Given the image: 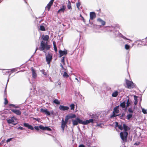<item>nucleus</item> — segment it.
<instances>
[{"label": "nucleus", "instance_id": "obj_1", "mask_svg": "<svg viewBox=\"0 0 147 147\" xmlns=\"http://www.w3.org/2000/svg\"><path fill=\"white\" fill-rule=\"evenodd\" d=\"M123 128L124 131L120 133V136L121 140L124 142H126L127 137L128 135L127 131L130 130V128L125 124H123Z\"/></svg>", "mask_w": 147, "mask_h": 147}, {"label": "nucleus", "instance_id": "obj_2", "mask_svg": "<svg viewBox=\"0 0 147 147\" xmlns=\"http://www.w3.org/2000/svg\"><path fill=\"white\" fill-rule=\"evenodd\" d=\"M94 120L92 119H90L89 120H86L83 121L80 120L79 118H77L76 120H73L72 122L73 125L74 126L77 125L78 123L83 125H87L90 123H92Z\"/></svg>", "mask_w": 147, "mask_h": 147}, {"label": "nucleus", "instance_id": "obj_3", "mask_svg": "<svg viewBox=\"0 0 147 147\" xmlns=\"http://www.w3.org/2000/svg\"><path fill=\"white\" fill-rule=\"evenodd\" d=\"M50 47V46L49 45H48L47 41H42L41 42L39 49L40 51H43L45 53H46L45 51L49 50Z\"/></svg>", "mask_w": 147, "mask_h": 147}, {"label": "nucleus", "instance_id": "obj_4", "mask_svg": "<svg viewBox=\"0 0 147 147\" xmlns=\"http://www.w3.org/2000/svg\"><path fill=\"white\" fill-rule=\"evenodd\" d=\"M46 59V61L47 62V63L50 65V62L52 59V55L50 54H48L47 55ZM49 66H50V65H49Z\"/></svg>", "mask_w": 147, "mask_h": 147}, {"label": "nucleus", "instance_id": "obj_5", "mask_svg": "<svg viewBox=\"0 0 147 147\" xmlns=\"http://www.w3.org/2000/svg\"><path fill=\"white\" fill-rule=\"evenodd\" d=\"M126 83L128 88H133L134 84L132 82L126 80Z\"/></svg>", "mask_w": 147, "mask_h": 147}, {"label": "nucleus", "instance_id": "obj_6", "mask_svg": "<svg viewBox=\"0 0 147 147\" xmlns=\"http://www.w3.org/2000/svg\"><path fill=\"white\" fill-rule=\"evenodd\" d=\"M16 120V118L14 117L9 119H7V121L8 123L13 124H14L13 123L14 122L15 120Z\"/></svg>", "mask_w": 147, "mask_h": 147}, {"label": "nucleus", "instance_id": "obj_7", "mask_svg": "<svg viewBox=\"0 0 147 147\" xmlns=\"http://www.w3.org/2000/svg\"><path fill=\"white\" fill-rule=\"evenodd\" d=\"M40 112L42 113H45L47 115L50 116V112L48 111L47 109H44L41 108L40 109Z\"/></svg>", "mask_w": 147, "mask_h": 147}, {"label": "nucleus", "instance_id": "obj_8", "mask_svg": "<svg viewBox=\"0 0 147 147\" xmlns=\"http://www.w3.org/2000/svg\"><path fill=\"white\" fill-rule=\"evenodd\" d=\"M9 80V79H8L7 82H8ZM7 84H6V87L5 88V92H4V97H5V98H4L5 102H4V103L5 105L7 104L8 103V101L7 100V99L6 98V94H7L6 92V88H7Z\"/></svg>", "mask_w": 147, "mask_h": 147}, {"label": "nucleus", "instance_id": "obj_9", "mask_svg": "<svg viewBox=\"0 0 147 147\" xmlns=\"http://www.w3.org/2000/svg\"><path fill=\"white\" fill-rule=\"evenodd\" d=\"M67 123L65 122L64 119H62L61 121V128L63 131H64V129Z\"/></svg>", "mask_w": 147, "mask_h": 147}, {"label": "nucleus", "instance_id": "obj_10", "mask_svg": "<svg viewBox=\"0 0 147 147\" xmlns=\"http://www.w3.org/2000/svg\"><path fill=\"white\" fill-rule=\"evenodd\" d=\"M24 126L27 127L28 129H30L32 130H33L34 129L33 127L31 125H30L29 124L26 123H24L23 124Z\"/></svg>", "mask_w": 147, "mask_h": 147}, {"label": "nucleus", "instance_id": "obj_11", "mask_svg": "<svg viewBox=\"0 0 147 147\" xmlns=\"http://www.w3.org/2000/svg\"><path fill=\"white\" fill-rule=\"evenodd\" d=\"M11 111L15 114L16 115H19L21 114V112L19 110H17L16 109H12Z\"/></svg>", "mask_w": 147, "mask_h": 147}, {"label": "nucleus", "instance_id": "obj_12", "mask_svg": "<svg viewBox=\"0 0 147 147\" xmlns=\"http://www.w3.org/2000/svg\"><path fill=\"white\" fill-rule=\"evenodd\" d=\"M59 109L62 111L67 110L69 109V107L67 106H64L63 105H60L59 107Z\"/></svg>", "mask_w": 147, "mask_h": 147}, {"label": "nucleus", "instance_id": "obj_13", "mask_svg": "<svg viewBox=\"0 0 147 147\" xmlns=\"http://www.w3.org/2000/svg\"><path fill=\"white\" fill-rule=\"evenodd\" d=\"M31 69L32 71V77L34 78H36L37 77V74L36 73L35 70L32 67L31 68Z\"/></svg>", "mask_w": 147, "mask_h": 147}, {"label": "nucleus", "instance_id": "obj_14", "mask_svg": "<svg viewBox=\"0 0 147 147\" xmlns=\"http://www.w3.org/2000/svg\"><path fill=\"white\" fill-rule=\"evenodd\" d=\"M59 52L60 54V57H61L63 55H66L67 54L66 51H62L61 50H60L59 51Z\"/></svg>", "mask_w": 147, "mask_h": 147}, {"label": "nucleus", "instance_id": "obj_15", "mask_svg": "<svg viewBox=\"0 0 147 147\" xmlns=\"http://www.w3.org/2000/svg\"><path fill=\"white\" fill-rule=\"evenodd\" d=\"M90 19L91 20H92L95 18L96 15L94 12H91L90 13Z\"/></svg>", "mask_w": 147, "mask_h": 147}, {"label": "nucleus", "instance_id": "obj_16", "mask_svg": "<svg viewBox=\"0 0 147 147\" xmlns=\"http://www.w3.org/2000/svg\"><path fill=\"white\" fill-rule=\"evenodd\" d=\"M42 38L43 40L42 41H46L47 42L49 38V36L48 35H43L42 36Z\"/></svg>", "mask_w": 147, "mask_h": 147}, {"label": "nucleus", "instance_id": "obj_17", "mask_svg": "<svg viewBox=\"0 0 147 147\" xmlns=\"http://www.w3.org/2000/svg\"><path fill=\"white\" fill-rule=\"evenodd\" d=\"M97 21L100 22L102 25H105V21L102 20L100 18H98L97 19Z\"/></svg>", "mask_w": 147, "mask_h": 147}, {"label": "nucleus", "instance_id": "obj_18", "mask_svg": "<svg viewBox=\"0 0 147 147\" xmlns=\"http://www.w3.org/2000/svg\"><path fill=\"white\" fill-rule=\"evenodd\" d=\"M66 8V7L65 5H63L62 7H61V8L58 11V13H59L61 11L62 12H63L65 10Z\"/></svg>", "mask_w": 147, "mask_h": 147}, {"label": "nucleus", "instance_id": "obj_19", "mask_svg": "<svg viewBox=\"0 0 147 147\" xmlns=\"http://www.w3.org/2000/svg\"><path fill=\"white\" fill-rule=\"evenodd\" d=\"M119 106H117L115 107L113 109V112L115 113H118L119 112V111L118 109L119 108Z\"/></svg>", "mask_w": 147, "mask_h": 147}, {"label": "nucleus", "instance_id": "obj_20", "mask_svg": "<svg viewBox=\"0 0 147 147\" xmlns=\"http://www.w3.org/2000/svg\"><path fill=\"white\" fill-rule=\"evenodd\" d=\"M63 77L64 78H67L69 77V75L66 71H65L63 74L61 73Z\"/></svg>", "mask_w": 147, "mask_h": 147}, {"label": "nucleus", "instance_id": "obj_21", "mask_svg": "<svg viewBox=\"0 0 147 147\" xmlns=\"http://www.w3.org/2000/svg\"><path fill=\"white\" fill-rule=\"evenodd\" d=\"M118 92L117 91H115V92H113L112 94V96L113 97H116L117 96L118 94Z\"/></svg>", "mask_w": 147, "mask_h": 147}, {"label": "nucleus", "instance_id": "obj_22", "mask_svg": "<svg viewBox=\"0 0 147 147\" xmlns=\"http://www.w3.org/2000/svg\"><path fill=\"white\" fill-rule=\"evenodd\" d=\"M52 5L49 4V3L47 4V5L45 7V10H47L48 11H49L51 7L52 6Z\"/></svg>", "mask_w": 147, "mask_h": 147}, {"label": "nucleus", "instance_id": "obj_23", "mask_svg": "<svg viewBox=\"0 0 147 147\" xmlns=\"http://www.w3.org/2000/svg\"><path fill=\"white\" fill-rule=\"evenodd\" d=\"M53 47H54V49L55 52H57V47L56 45V42H55V41H53Z\"/></svg>", "mask_w": 147, "mask_h": 147}, {"label": "nucleus", "instance_id": "obj_24", "mask_svg": "<svg viewBox=\"0 0 147 147\" xmlns=\"http://www.w3.org/2000/svg\"><path fill=\"white\" fill-rule=\"evenodd\" d=\"M67 7L68 9H72L70 1H68L67 3Z\"/></svg>", "mask_w": 147, "mask_h": 147}, {"label": "nucleus", "instance_id": "obj_25", "mask_svg": "<svg viewBox=\"0 0 147 147\" xmlns=\"http://www.w3.org/2000/svg\"><path fill=\"white\" fill-rule=\"evenodd\" d=\"M120 106L122 107V108H125V102L121 103L120 105Z\"/></svg>", "mask_w": 147, "mask_h": 147}, {"label": "nucleus", "instance_id": "obj_26", "mask_svg": "<svg viewBox=\"0 0 147 147\" xmlns=\"http://www.w3.org/2000/svg\"><path fill=\"white\" fill-rule=\"evenodd\" d=\"M53 102L57 105H59L60 104V102L58 101V100L57 99H55L53 101Z\"/></svg>", "mask_w": 147, "mask_h": 147}, {"label": "nucleus", "instance_id": "obj_27", "mask_svg": "<svg viewBox=\"0 0 147 147\" xmlns=\"http://www.w3.org/2000/svg\"><path fill=\"white\" fill-rule=\"evenodd\" d=\"M132 117V115L131 114H128L127 116V119L128 120H129Z\"/></svg>", "mask_w": 147, "mask_h": 147}, {"label": "nucleus", "instance_id": "obj_28", "mask_svg": "<svg viewBox=\"0 0 147 147\" xmlns=\"http://www.w3.org/2000/svg\"><path fill=\"white\" fill-rule=\"evenodd\" d=\"M69 116V118L70 119L75 117L76 115L75 114H72L70 115Z\"/></svg>", "mask_w": 147, "mask_h": 147}, {"label": "nucleus", "instance_id": "obj_29", "mask_svg": "<svg viewBox=\"0 0 147 147\" xmlns=\"http://www.w3.org/2000/svg\"><path fill=\"white\" fill-rule=\"evenodd\" d=\"M74 105L73 104H72L70 106V107L71 108V109L74 110Z\"/></svg>", "mask_w": 147, "mask_h": 147}, {"label": "nucleus", "instance_id": "obj_30", "mask_svg": "<svg viewBox=\"0 0 147 147\" xmlns=\"http://www.w3.org/2000/svg\"><path fill=\"white\" fill-rule=\"evenodd\" d=\"M40 71L42 72V73L45 76L47 75V73L46 72H45V70L44 69H42V70H40Z\"/></svg>", "mask_w": 147, "mask_h": 147}, {"label": "nucleus", "instance_id": "obj_31", "mask_svg": "<svg viewBox=\"0 0 147 147\" xmlns=\"http://www.w3.org/2000/svg\"><path fill=\"white\" fill-rule=\"evenodd\" d=\"M115 113L114 112H113V114L111 116V117H116L117 116H118V115H116L115 114Z\"/></svg>", "mask_w": 147, "mask_h": 147}, {"label": "nucleus", "instance_id": "obj_32", "mask_svg": "<svg viewBox=\"0 0 147 147\" xmlns=\"http://www.w3.org/2000/svg\"><path fill=\"white\" fill-rule=\"evenodd\" d=\"M40 30L42 31H45V27L43 26H40Z\"/></svg>", "mask_w": 147, "mask_h": 147}, {"label": "nucleus", "instance_id": "obj_33", "mask_svg": "<svg viewBox=\"0 0 147 147\" xmlns=\"http://www.w3.org/2000/svg\"><path fill=\"white\" fill-rule=\"evenodd\" d=\"M127 105H126V107H128L130 105V103L129 101V99H128L127 101Z\"/></svg>", "mask_w": 147, "mask_h": 147}, {"label": "nucleus", "instance_id": "obj_34", "mask_svg": "<svg viewBox=\"0 0 147 147\" xmlns=\"http://www.w3.org/2000/svg\"><path fill=\"white\" fill-rule=\"evenodd\" d=\"M70 119L69 116H67L65 118V122L67 123L68 122V120L69 119Z\"/></svg>", "mask_w": 147, "mask_h": 147}, {"label": "nucleus", "instance_id": "obj_35", "mask_svg": "<svg viewBox=\"0 0 147 147\" xmlns=\"http://www.w3.org/2000/svg\"><path fill=\"white\" fill-rule=\"evenodd\" d=\"M17 69H18V68H13V69H11V71L12 73H13V72H15V71H17Z\"/></svg>", "mask_w": 147, "mask_h": 147}, {"label": "nucleus", "instance_id": "obj_36", "mask_svg": "<svg viewBox=\"0 0 147 147\" xmlns=\"http://www.w3.org/2000/svg\"><path fill=\"white\" fill-rule=\"evenodd\" d=\"M47 130L48 131H51V129L49 127H45V130Z\"/></svg>", "mask_w": 147, "mask_h": 147}, {"label": "nucleus", "instance_id": "obj_37", "mask_svg": "<svg viewBox=\"0 0 147 147\" xmlns=\"http://www.w3.org/2000/svg\"><path fill=\"white\" fill-rule=\"evenodd\" d=\"M61 62L63 65L65 64V61H64V57H62L61 59Z\"/></svg>", "mask_w": 147, "mask_h": 147}, {"label": "nucleus", "instance_id": "obj_38", "mask_svg": "<svg viewBox=\"0 0 147 147\" xmlns=\"http://www.w3.org/2000/svg\"><path fill=\"white\" fill-rule=\"evenodd\" d=\"M39 128L43 130H45V127L43 126L42 125H40L39 126Z\"/></svg>", "mask_w": 147, "mask_h": 147}, {"label": "nucleus", "instance_id": "obj_39", "mask_svg": "<svg viewBox=\"0 0 147 147\" xmlns=\"http://www.w3.org/2000/svg\"><path fill=\"white\" fill-rule=\"evenodd\" d=\"M80 5V3L79 2H78L76 3V6L78 9H79V7Z\"/></svg>", "mask_w": 147, "mask_h": 147}, {"label": "nucleus", "instance_id": "obj_40", "mask_svg": "<svg viewBox=\"0 0 147 147\" xmlns=\"http://www.w3.org/2000/svg\"><path fill=\"white\" fill-rule=\"evenodd\" d=\"M130 46L129 45L126 44L125 45V49L126 50H128L129 49Z\"/></svg>", "mask_w": 147, "mask_h": 147}, {"label": "nucleus", "instance_id": "obj_41", "mask_svg": "<svg viewBox=\"0 0 147 147\" xmlns=\"http://www.w3.org/2000/svg\"><path fill=\"white\" fill-rule=\"evenodd\" d=\"M142 112L144 114H146L147 113V112L146 110L145 109H144L143 108L142 109Z\"/></svg>", "mask_w": 147, "mask_h": 147}, {"label": "nucleus", "instance_id": "obj_42", "mask_svg": "<svg viewBox=\"0 0 147 147\" xmlns=\"http://www.w3.org/2000/svg\"><path fill=\"white\" fill-rule=\"evenodd\" d=\"M121 37L123 38L125 40H130V41H132L131 40L129 39H127V38H126L123 35L121 34Z\"/></svg>", "mask_w": 147, "mask_h": 147}, {"label": "nucleus", "instance_id": "obj_43", "mask_svg": "<svg viewBox=\"0 0 147 147\" xmlns=\"http://www.w3.org/2000/svg\"><path fill=\"white\" fill-rule=\"evenodd\" d=\"M128 111L129 113H133L134 111L131 108H129L128 109Z\"/></svg>", "mask_w": 147, "mask_h": 147}, {"label": "nucleus", "instance_id": "obj_44", "mask_svg": "<svg viewBox=\"0 0 147 147\" xmlns=\"http://www.w3.org/2000/svg\"><path fill=\"white\" fill-rule=\"evenodd\" d=\"M118 128L121 130H122L123 129V127L122 125H118Z\"/></svg>", "mask_w": 147, "mask_h": 147}, {"label": "nucleus", "instance_id": "obj_45", "mask_svg": "<svg viewBox=\"0 0 147 147\" xmlns=\"http://www.w3.org/2000/svg\"><path fill=\"white\" fill-rule=\"evenodd\" d=\"M34 128L35 129L37 130H39V127H38V126H35Z\"/></svg>", "mask_w": 147, "mask_h": 147}, {"label": "nucleus", "instance_id": "obj_46", "mask_svg": "<svg viewBox=\"0 0 147 147\" xmlns=\"http://www.w3.org/2000/svg\"><path fill=\"white\" fill-rule=\"evenodd\" d=\"M54 0H51V1L49 2V4H53V3Z\"/></svg>", "mask_w": 147, "mask_h": 147}, {"label": "nucleus", "instance_id": "obj_47", "mask_svg": "<svg viewBox=\"0 0 147 147\" xmlns=\"http://www.w3.org/2000/svg\"><path fill=\"white\" fill-rule=\"evenodd\" d=\"M12 138H10L9 139H8L7 141L6 142H10L11 140H12Z\"/></svg>", "mask_w": 147, "mask_h": 147}, {"label": "nucleus", "instance_id": "obj_48", "mask_svg": "<svg viewBox=\"0 0 147 147\" xmlns=\"http://www.w3.org/2000/svg\"><path fill=\"white\" fill-rule=\"evenodd\" d=\"M18 129H20L21 130H22L23 129V128L21 126H20L18 128Z\"/></svg>", "mask_w": 147, "mask_h": 147}, {"label": "nucleus", "instance_id": "obj_49", "mask_svg": "<svg viewBox=\"0 0 147 147\" xmlns=\"http://www.w3.org/2000/svg\"><path fill=\"white\" fill-rule=\"evenodd\" d=\"M134 100H135V101H137V97L136 96H134Z\"/></svg>", "mask_w": 147, "mask_h": 147}, {"label": "nucleus", "instance_id": "obj_50", "mask_svg": "<svg viewBox=\"0 0 147 147\" xmlns=\"http://www.w3.org/2000/svg\"><path fill=\"white\" fill-rule=\"evenodd\" d=\"M9 105L10 106H13L14 107H15H15H16V106L14 105L13 104H11L10 105Z\"/></svg>", "mask_w": 147, "mask_h": 147}, {"label": "nucleus", "instance_id": "obj_51", "mask_svg": "<svg viewBox=\"0 0 147 147\" xmlns=\"http://www.w3.org/2000/svg\"><path fill=\"white\" fill-rule=\"evenodd\" d=\"M50 112V114H51L52 115H53L54 114V111L53 110L51 111Z\"/></svg>", "mask_w": 147, "mask_h": 147}, {"label": "nucleus", "instance_id": "obj_52", "mask_svg": "<svg viewBox=\"0 0 147 147\" xmlns=\"http://www.w3.org/2000/svg\"><path fill=\"white\" fill-rule=\"evenodd\" d=\"M79 147H85V146L83 144H81L79 146Z\"/></svg>", "mask_w": 147, "mask_h": 147}, {"label": "nucleus", "instance_id": "obj_53", "mask_svg": "<svg viewBox=\"0 0 147 147\" xmlns=\"http://www.w3.org/2000/svg\"><path fill=\"white\" fill-rule=\"evenodd\" d=\"M82 20L83 22H85V19H84V18H83V17H82Z\"/></svg>", "mask_w": 147, "mask_h": 147}, {"label": "nucleus", "instance_id": "obj_54", "mask_svg": "<svg viewBox=\"0 0 147 147\" xmlns=\"http://www.w3.org/2000/svg\"><path fill=\"white\" fill-rule=\"evenodd\" d=\"M1 116H2V118H1V119H5V117L3 115H2Z\"/></svg>", "mask_w": 147, "mask_h": 147}, {"label": "nucleus", "instance_id": "obj_55", "mask_svg": "<svg viewBox=\"0 0 147 147\" xmlns=\"http://www.w3.org/2000/svg\"><path fill=\"white\" fill-rule=\"evenodd\" d=\"M60 66L61 67V68L64 69L63 66L62 65V64L61 63L60 64Z\"/></svg>", "mask_w": 147, "mask_h": 147}, {"label": "nucleus", "instance_id": "obj_56", "mask_svg": "<svg viewBox=\"0 0 147 147\" xmlns=\"http://www.w3.org/2000/svg\"><path fill=\"white\" fill-rule=\"evenodd\" d=\"M137 101H135L134 102V104L135 105H136V104H137Z\"/></svg>", "mask_w": 147, "mask_h": 147}, {"label": "nucleus", "instance_id": "obj_57", "mask_svg": "<svg viewBox=\"0 0 147 147\" xmlns=\"http://www.w3.org/2000/svg\"><path fill=\"white\" fill-rule=\"evenodd\" d=\"M116 126L118 127V125H119L118 124V123L117 122H116Z\"/></svg>", "mask_w": 147, "mask_h": 147}, {"label": "nucleus", "instance_id": "obj_58", "mask_svg": "<svg viewBox=\"0 0 147 147\" xmlns=\"http://www.w3.org/2000/svg\"><path fill=\"white\" fill-rule=\"evenodd\" d=\"M57 83L58 85H60L61 84V83L60 82H58Z\"/></svg>", "mask_w": 147, "mask_h": 147}, {"label": "nucleus", "instance_id": "obj_59", "mask_svg": "<svg viewBox=\"0 0 147 147\" xmlns=\"http://www.w3.org/2000/svg\"><path fill=\"white\" fill-rule=\"evenodd\" d=\"M124 115V114L123 113L122 115H121V117H123V116Z\"/></svg>", "mask_w": 147, "mask_h": 147}, {"label": "nucleus", "instance_id": "obj_60", "mask_svg": "<svg viewBox=\"0 0 147 147\" xmlns=\"http://www.w3.org/2000/svg\"><path fill=\"white\" fill-rule=\"evenodd\" d=\"M38 49V48H36V50H35V51L34 53H36V51H37V50Z\"/></svg>", "mask_w": 147, "mask_h": 147}, {"label": "nucleus", "instance_id": "obj_61", "mask_svg": "<svg viewBox=\"0 0 147 147\" xmlns=\"http://www.w3.org/2000/svg\"><path fill=\"white\" fill-rule=\"evenodd\" d=\"M75 79L76 80H77L78 81V79L77 78H75Z\"/></svg>", "mask_w": 147, "mask_h": 147}, {"label": "nucleus", "instance_id": "obj_62", "mask_svg": "<svg viewBox=\"0 0 147 147\" xmlns=\"http://www.w3.org/2000/svg\"><path fill=\"white\" fill-rule=\"evenodd\" d=\"M80 16L82 18V17H83L81 14L80 15Z\"/></svg>", "mask_w": 147, "mask_h": 147}, {"label": "nucleus", "instance_id": "obj_63", "mask_svg": "<svg viewBox=\"0 0 147 147\" xmlns=\"http://www.w3.org/2000/svg\"><path fill=\"white\" fill-rule=\"evenodd\" d=\"M97 126H100V124H98Z\"/></svg>", "mask_w": 147, "mask_h": 147}, {"label": "nucleus", "instance_id": "obj_64", "mask_svg": "<svg viewBox=\"0 0 147 147\" xmlns=\"http://www.w3.org/2000/svg\"><path fill=\"white\" fill-rule=\"evenodd\" d=\"M20 71H18L16 73H18V72H20Z\"/></svg>", "mask_w": 147, "mask_h": 147}]
</instances>
